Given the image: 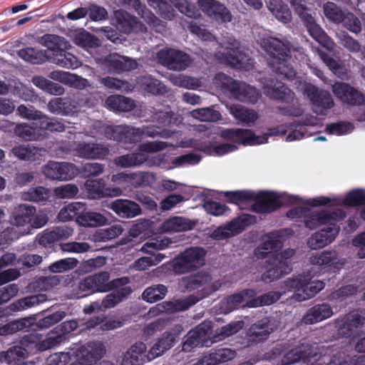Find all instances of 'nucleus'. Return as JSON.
<instances>
[{
	"mask_svg": "<svg viewBox=\"0 0 365 365\" xmlns=\"http://www.w3.org/2000/svg\"><path fill=\"white\" fill-rule=\"evenodd\" d=\"M225 196L231 202L239 203L241 201L255 200L252 205L253 210L258 212H270L279 207L283 202V200H287L289 203H297L299 202L304 206L296 207L287 212V217L290 218H297L304 216L307 212L305 206H318L327 205L331 202V199L326 197H318L308 200L306 203L302 202V200L294 195L279 196L274 192H262L259 195L251 191H227L225 193Z\"/></svg>",
	"mask_w": 365,
	"mask_h": 365,
	"instance_id": "nucleus-1",
	"label": "nucleus"
},
{
	"mask_svg": "<svg viewBox=\"0 0 365 365\" xmlns=\"http://www.w3.org/2000/svg\"><path fill=\"white\" fill-rule=\"evenodd\" d=\"M257 42L264 51L272 56L270 66L274 72L289 79L295 76V72L289 66L287 60L289 53H291L289 42L281 41L278 38L266 34L259 36Z\"/></svg>",
	"mask_w": 365,
	"mask_h": 365,
	"instance_id": "nucleus-2",
	"label": "nucleus"
},
{
	"mask_svg": "<svg viewBox=\"0 0 365 365\" xmlns=\"http://www.w3.org/2000/svg\"><path fill=\"white\" fill-rule=\"evenodd\" d=\"M242 327L243 323L242 322H235L227 324L222 327L219 331H216L213 338L210 340L212 334L211 322H204L188 333L183 344L182 349L190 351L192 347L200 345L208 346L214 342L219 341L237 333Z\"/></svg>",
	"mask_w": 365,
	"mask_h": 365,
	"instance_id": "nucleus-3",
	"label": "nucleus"
},
{
	"mask_svg": "<svg viewBox=\"0 0 365 365\" xmlns=\"http://www.w3.org/2000/svg\"><path fill=\"white\" fill-rule=\"evenodd\" d=\"M106 134L109 138L117 140H125L130 143L139 141L143 136L169 138L171 135L165 130H161L159 128H134L125 125L109 126L106 128Z\"/></svg>",
	"mask_w": 365,
	"mask_h": 365,
	"instance_id": "nucleus-4",
	"label": "nucleus"
},
{
	"mask_svg": "<svg viewBox=\"0 0 365 365\" xmlns=\"http://www.w3.org/2000/svg\"><path fill=\"white\" fill-rule=\"evenodd\" d=\"M284 287L287 291H294L293 299L303 302L313 297L323 289L324 283L320 280L311 281L308 275H299L296 278L286 280Z\"/></svg>",
	"mask_w": 365,
	"mask_h": 365,
	"instance_id": "nucleus-5",
	"label": "nucleus"
},
{
	"mask_svg": "<svg viewBox=\"0 0 365 365\" xmlns=\"http://www.w3.org/2000/svg\"><path fill=\"white\" fill-rule=\"evenodd\" d=\"M110 274L108 272H101L88 276L82 279L78 284L81 292H106L114 288H118L128 283L127 277H122L110 281Z\"/></svg>",
	"mask_w": 365,
	"mask_h": 365,
	"instance_id": "nucleus-6",
	"label": "nucleus"
},
{
	"mask_svg": "<svg viewBox=\"0 0 365 365\" xmlns=\"http://www.w3.org/2000/svg\"><path fill=\"white\" fill-rule=\"evenodd\" d=\"M287 132V130L283 125L271 128L267 133L263 135H256L248 129L235 128L222 131L221 137L236 142H242L245 145H257L266 143L268 136L282 135L286 134Z\"/></svg>",
	"mask_w": 365,
	"mask_h": 365,
	"instance_id": "nucleus-7",
	"label": "nucleus"
},
{
	"mask_svg": "<svg viewBox=\"0 0 365 365\" xmlns=\"http://www.w3.org/2000/svg\"><path fill=\"white\" fill-rule=\"evenodd\" d=\"M239 48L240 43L232 37H227L220 43V50L215 53V56L222 63L248 69L252 63H245L246 57L239 51Z\"/></svg>",
	"mask_w": 365,
	"mask_h": 365,
	"instance_id": "nucleus-8",
	"label": "nucleus"
},
{
	"mask_svg": "<svg viewBox=\"0 0 365 365\" xmlns=\"http://www.w3.org/2000/svg\"><path fill=\"white\" fill-rule=\"evenodd\" d=\"M205 251L198 247L185 250L172 262L173 270L176 274L191 272L205 263Z\"/></svg>",
	"mask_w": 365,
	"mask_h": 365,
	"instance_id": "nucleus-9",
	"label": "nucleus"
},
{
	"mask_svg": "<svg viewBox=\"0 0 365 365\" xmlns=\"http://www.w3.org/2000/svg\"><path fill=\"white\" fill-rule=\"evenodd\" d=\"M295 85L309 98L312 109L317 114L325 115L327 110L333 106L334 101L329 92L324 91L319 92L315 86L306 81H297Z\"/></svg>",
	"mask_w": 365,
	"mask_h": 365,
	"instance_id": "nucleus-10",
	"label": "nucleus"
},
{
	"mask_svg": "<svg viewBox=\"0 0 365 365\" xmlns=\"http://www.w3.org/2000/svg\"><path fill=\"white\" fill-rule=\"evenodd\" d=\"M294 253V250L287 249L272 255L268 261L271 267L262 274V280L269 282L289 274L291 271V267L288 259L293 257Z\"/></svg>",
	"mask_w": 365,
	"mask_h": 365,
	"instance_id": "nucleus-11",
	"label": "nucleus"
},
{
	"mask_svg": "<svg viewBox=\"0 0 365 365\" xmlns=\"http://www.w3.org/2000/svg\"><path fill=\"white\" fill-rule=\"evenodd\" d=\"M309 262L317 267L320 272H336L342 268L344 261L334 250H326L313 254L309 257Z\"/></svg>",
	"mask_w": 365,
	"mask_h": 365,
	"instance_id": "nucleus-12",
	"label": "nucleus"
},
{
	"mask_svg": "<svg viewBox=\"0 0 365 365\" xmlns=\"http://www.w3.org/2000/svg\"><path fill=\"white\" fill-rule=\"evenodd\" d=\"M42 172L49 179L61 181L70 180L79 173L78 168L73 163L55 161L48 162L42 168Z\"/></svg>",
	"mask_w": 365,
	"mask_h": 365,
	"instance_id": "nucleus-13",
	"label": "nucleus"
},
{
	"mask_svg": "<svg viewBox=\"0 0 365 365\" xmlns=\"http://www.w3.org/2000/svg\"><path fill=\"white\" fill-rule=\"evenodd\" d=\"M159 63L171 70H184L190 63V58L186 53L170 48L160 50L157 54Z\"/></svg>",
	"mask_w": 365,
	"mask_h": 365,
	"instance_id": "nucleus-14",
	"label": "nucleus"
},
{
	"mask_svg": "<svg viewBox=\"0 0 365 365\" xmlns=\"http://www.w3.org/2000/svg\"><path fill=\"white\" fill-rule=\"evenodd\" d=\"M344 217V213L340 210L331 212L329 210L313 211L310 212L305 220V225L310 229H314L322 225L331 227L336 225V222Z\"/></svg>",
	"mask_w": 365,
	"mask_h": 365,
	"instance_id": "nucleus-15",
	"label": "nucleus"
},
{
	"mask_svg": "<svg viewBox=\"0 0 365 365\" xmlns=\"http://www.w3.org/2000/svg\"><path fill=\"white\" fill-rule=\"evenodd\" d=\"M36 207L27 204H20L14 207L11 216V223L16 227H26L21 235L30 233L31 218L36 213Z\"/></svg>",
	"mask_w": 365,
	"mask_h": 365,
	"instance_id": "nucleus-16",
	"label": "nucleus"
},
{
	"mask_svg": "<svg viewBox=\"0 0 365 365\" xmlns=\"http://www.w3.org/2000/svg\"><path fill=\"white\" fill-rule=\"evenodd\" d=\"M201 10L213 20L227 23L232 21V14L222 4L215 0H197Z\"/></svg>",
	"mask_w": 365,
	"mask_h": 365,
	"instance_id": "nucleus-17",
	"label": "nucleus"
},
{
	"mask_svg": "<svg viewBox=\"0 0 365 365\" xmlns=\"http://www.w3.org/2000/svg\"><path fill=\"white\" fill-rule=\"evenodd\" d=\"M255 221L250 215H244L225 227L215 229L211 234V237L216 240H222L235 235L244 230L245 227Z\"/></svg>",
	"mask_w": 365,
	"mask_h": 365,
	"instance_id": "nucleus-18",
	"label": "nucleus"
},
{
	"mask_svg": "<svg viewBox=\"0 0 365 365\" xmlns=\"http://www.w3.org/2000/svg\"><path fill=\"white\" fill-rule=\"evenodd\" d=\"M284 232H273L264 236L262 242L255 250L256 257L264 259L278 251L282 246V237Z\"/></svg>",
	"mask_w": 365,
	"mask_h": 365,
	"instance_id": "nucleus-19",
	"label": "nucleus"
},
{
	"mask_svg": "<svg viewBox=\"0 0 365 365\" xmlns=\"http://www.w3.org/2000/svg\"><path fill=\"white\" fill-rule=\"evenodd\" d=\"M332 92L341 101L349 104L359 105L365 103V97L362 93L344 83L336 82L332 85Z\"/></svg>",
	"mask_w": 365,
	"mask_h": 365,
	"instance_id": "nucleus-20",
	"label": "nucleus"
},
{
	"mask_svg": "<svg viewBox=\"0 0 365 365\" xmlns=\"http://www.w3.org/2000/svg\"><path fill=\"white\" fill-rule=\"evenodd\" d=\"M104 69L108 72H120L130 71L137 68V62L128 57L118 53H111L106 56L102 62Z\"/></svg>",
	"mask_w": 365,
	"mask_h": 365,
	"instance_id": "nucleus-21",
	"label": "nucleus"
},
{
	"mask_svg": "<svg viewBox=\"0 0 365 365\" xmlns=\"http://www.w3.org/2000/svg\"><path fill=\"white\" fill-rule=\"evenodd\" d=\"M339 232V227L338 225L322 228L309 238L307 245L312 250L324 247L334 241Z\"/></svg>",
	"mask_w": 365,
	"mask_h": 365,
	"instance_id": "nucleus-22",
	"label": "nucleus"
},
{
	"mask_svg": "<svg viewBox=\"0 0 365 365\" xmlns=\"http://www.w3.org/2000/svg\"><path fill=\"white\" fill-rule=\"evenodd\" d=\"M104 182L102 179L88 180L84 184L85 191L89 199H98L105 196L117 197L122 194V190L118 188L105 189Z\"/></svg>",
	"mask_w": 365,
	"mask_h": 365,
	"instance_id": "nucleus-23",
	"label": "nucleus"
},
{
	"mask_svg": "<svg viewBox=\"0 0 365 365\" xmlns=\"http://www.w3.org/2000/svg\"><path fill=\"white\" fill-rule=\"evenodd\" d=\"M197 223V220H192L184 217L175 216L165 220L162 223L160 230L161 232L164 233L186 232L194 229Z\"/></svg>",
	"mask_w": 365,
	"mask_h": 365,
	"instance_id": "nucleus-24",
	"label": "nucleus"
},
{
	"mask_svg": "<svg viewBox=\"0 0 365 365\" xmlns=\"http://www.w3.org/2000/svg\"><path fill=\"white\" fill-rule=\"evenodd\" d=\"M78 322L75 320L66 321L55 328L57 335L49 334V336L42 341L40 349L46 350L57 344H61L64 339V334L74 331L78 327Z\"/></svg>",
	"mask_w": 365,
	"mask_h": 365,
	"instance_id": "nucleus-25",
	"label": "nucleus"
},
{
	"mask_svg": "<svg viewBox=\"0 0 365 365\" xmlns=\"http://www.w3.org/2000/svg\"><path fill=\"white\" fill-rule=\"evenodd\" d=\"M255 295L256 292L253 289H245L238 294L231 295L220 303V310L222 313L227 314L241 305L244 306L242 304L244 302L247 306L250 299L253 298Z\"/></svg>",
	"mask_w": 365,
	"mask_h": 365,
	"instance_id": "nucleus-26",
	"label": "nucleus"
},
{
	"mask_svg": "<svg viewBox=\"0 0 365 365\" xmlns=\"http://www.w3.org/2000/svg\"><path fill=\"white\" fill-rule=\"evenodd\" d=\"M303 21L307 28L309 34L324 47L328 50H332L334 43L325 34L322 28L315 22L312 15L303 16Z\"/></svg>",
	"mask_w": 365,
	"mask_h": 365,
	"instance_id": "nucleus-27",
	"label": "nucleus"
},
{
	"mask_svg": "<svg viewBox=\"0 0 365 365\" xmlns=\"http://www.w3.org/2000/svg\"><path fill=\"white\" fill-rule=\"evenodd\" d=\"M48 76L53 81L77 89H83L89 86L87 79L67 71H53L49 73Z\"/></svg>",
	"mask_w": 365,
	"mask_h": 365,
	"instance_id": "nucleus-28",
	"label": "nucleus"
},
{
	"mask_svg": "<svg viewBox=\"0 0 365 365\" xmlns=\"http://www.w3.org/2000/svg\"><path fill=\"white\" fill-rule=\"evenodd\" d=\"M278 327V322L274 318H264L252 325L249 329V336L262 341Z\"/></svg>",
	"mask_w": 365,
	"mask_h": 365,
	"instance_id": "nucleus-29",
	"label": "nucleus"
},
{
	"mask_svg": "<svg viewBox=\"0 0 365 365\" xmlns=\"http://www.w3.org/2000/svg\"><path fill=\"white\" fill-rule=\"evenodd\" d=\"M198 299L190 296L187 299L183 300H177L175 302H165L157 304L150 310L152 315L158 314L160 313H172L177 311H182L187 309L191 305L195 304Z\"/></svg>",
	"mask_w": 365,
	"mask_h": 365,
	"instance_id": "nucleus-30",
	"label": "nucleus"
},
{
	"mask_svg": "<svg viewBox=\"0 0 365 365\" xmlns=\"http://www.w3.org/2000/svg\"><path fill=\"white\" fill-rule=\"evenodd\" d=\"M114 18L117 21V28L124 33H129L131 31H143L145 28L138 21L135 17L130 16L126 11L118 10L115 11Z\"/></svg>",
	"mask_w": 365,
	"mask_h": 365,
	"instance_id": "nucleus-31",
	"label": "nucleus"
},
{
	"mask_svg": "<svg viewBox=\"0 0 365 365\" xmlns=\"http://www.w3.org/2000/svg\"><path fill=\"white\" fill-rule=\"evenodd\" d=\"M78 156L88 159H102L108 153V148L98 143H79L76 148Z\"/></svg>",
	"mask_w": 365,
	"mask_h": 365,
	"instance_id": "nucleus-32",
	"label": "nucleus"
},
{
	"mask_svg": "<svg viewBox=\"0 0 365 365\" xmlns=\"http://www.w3.org/2000/svg\"><path fill=\"white\" fill-rule=\"evenodd\" d=\"M213 84L222 92L229 93L233 98H242L240 92L238 91L240 83L231 77L219 73L215 75L213 79Z\"/></svg>",
	"mask_w": 365,
	"mask_h": 365,
	"instance_id": "nucleus-33",
	"label": "nucleus"
},
{
	"mask_svg": "<svg viewBox=\"0 0 365 365\" xmlns=\"http://www.w3.org/2000/svg\"><path fill=\"white\" fill-rule=\"evenodd\" d=\"M118 215L121 217L131 218L140 213L139 205L130 200L118 199L113 201L109 206Z\"/></svg>",
	"mask_w": 365,
	"mask_h": 365,
	"instance_id": "nucleus-34",
	"label": "nucleus"
},
{
	"mask_svg": "<svg viewBox=\"0 0 365 365\" xmlns=\"http://www.w3.org/2000/svg\"><path fill=\"white\" fill-rule=\"evenodd\" d=\"M332 314V309L329 304H317L307 311L302 321L307 324H315L329 318Z\"/></svg>",
	"mask_w": 365,
	"mask_h": 365,
	"instance_id": "nucleus-35",
	"label": "nucleus"
},
{
	"mask_svg": "<svg viewBox=\"0 0 365 365\" xmlns=\"http://www.w3.org/2000/svg\"><path fill=\"white\" fill-rule=\"evenodd\" d=\"M76 222L85 227H97L106 225L108 218L100 212L83 210L76 218Z\"/></svg>",
	"mask_w": 365,
	"mask_h": 365,
	"instance_id": "nucleus-36",
	"label": "nucleus"
},
{
	"mask_svg": "<svg viewBox=\"0 0 365 365\" xmlns=\"http://www.w3.org/2000/svg\"><path fill=\"white\" fill-rule=\"evenodd\" d=\"M230 113L236 119L251 126L255 123L259 118L258 113L254 110H249L241 105L231 104L226 105Z\"/></svg>",
	"mask_w": 365,
	"mask_h": 365,
	"instance_id": "nucleus-37",
	"label": "nucleus"
},
{
	"mask_svg": "<svg viewBox=\"0 0 365 365\" xmlns=\"http://www.w3.org/2000/svg\"><path fill=\"white\" fill-rule=\"evenodd\" d=\"M11 152L19 160L37 161L44 155L46 150L43 148H37L29 145H21L14 147Z\"/></svg>",
	"mask_w": 365,
	"mask_h": 365,
	"instance_id": "nucleus-38",
	"label": "nucleus"
},
{
	"mask_svg": "<svg viewBox=\"0 0 365 365\" xmlns=\"http://www.w3.org/2000/svg\"><path fill=\"white\" fill-rule=\"evenodd\" d=\"M78 106L67 99L53 98L48 103V110L56 115H69L77 111Z\"/></svg>",
	"mask_w": 365,
	"mask_h": 365,
	"instance_id": "nucleus-39",
	"label": "nucleus"
},
{
	"mask_svg": "<svg viewBox=\"0 0 365 365\" xmlns=\"http://www.w3.org/2000/svg\"><path fill=\"white\" fill-rule=\"evenodd\" d=\"M146 349L145 344L135 343L125 352L120 365H141Z\"/></svg>",
	"mask_w": 365,
	"mask_h": 365,
	"instance_id": "nucleus-40",
	"label": "nucleus"
},
{
	"mask_svg": "<svg viewBox=\"0 0 365 365\" xmlns=\"http://www.w3.org/2000/svg\"><path fill=\"white\" fill-rule=\"evenodd\" d=\"M174 339L175 336L173 334H164L163 337L154 344L148 351V359L153 360L170 349L173 345Z\"/></svg>",
	"mask_w": 365,
	"mask_h": 365,
	"instance_id": "nucleus-41",
	"label": "nucleus"
},
{
	"mask_svg": "<svg viewBox=\"0 0 365 365\" xmlns=\"http://www.w3.org/2000/svg\"><path fill=\"white\" fill-rule=\"evenodd\" d=\"M39 42L49 50L57 51V53L63 50H68L71 47L69 42L64 38L53 34L43 36Z\"/></svg>",
	"mask_w": 365,
	"mask_h": 365,
	"instance_id": "nucleus-42",
	"label": "nucleus"
},
{
	"mask_svg": "<svg viewBox=\"0 0 365 365\" xmlns=\"http://www.w3.org/2000/svg\"><path fill=\"white\" fill-rule=\"evenodd\" d=\"M106 105L110 110L114 111L128 112L134 107V102L131 99L122 96H111L106 100Z\"/></svg>",
	"mask_w": 365,
	"mask_h": 365,
	"instance_id": "nucleus-43",
	"label": "nucleus"
},
{
	"mask_svg": "<svg viewBox=\"0 0 365 365\" xmlns=\"http://www.w3.org/2000/svg\"><path fill=\"white\" fill-rule=\"evenodd\" d=\"M269 10L273 15L284 24H287L291 21V12L285 4H283L281 0H265Z\"/></svg>",
	"mask_w": 365,
	"mask_h": 365,
	"instance_id": "nucleus-44",
	"label": "nucleus"
},
{
	"mask_svg": "<svg viewBox=\"0 0 365 365\" xmlns=\"http://www.w3.org/2000/svg\"><path fill=\"white\" fill-rule=\"evenodd\" d=\"M148 160L145 153H134L119 156L115 159V163L122 168L140 166Z\"/></svg>",
	"mask_w": 365,
	"mask_h": 365,
	"instance_id": "nucleus-45",
	"label": "nucleus"
},
{
	"mask_svg": "<svg viewBox=\"0 0 365 365\" xmlns=\"http://www.w3.org/2000/svg\"><path fill=\"white\" fill-rule=\"evenodd\" d=\"M235 352L230 349H220L215 352L205 356L202 359V365H215L217 363L225 362L232 359Z\"/></svg>",
	"mask_w": 365,
	"mask_h": 365,
	"instance_id": "nucleus-46",
	"label": "nucleus"
},
{
	"mask_svg": "<svg viewBox=\"0 0 365 365\" xmlns=\"http://www.w3.org/2000/svg\"><path fill=\"white\" fill-rule=\"evenodd\" d=\"M21 199L29 202H45L50 197V191L47 188L39 186L31 187L26 191L20 193Z\"/></svg>",
	"mask_w": 365,
	"mask_h": 365,
	"instance_id": "nucleus-47",
	"label": "nucleus"
},
{
	"mask_svg": "<svg viewBox=\"0 0 365 365\" xmlns=\"http://www.w3.org/2000/svg\"><path fill=\"white\" fill-rule=\"evenodd\" d=\"M26 350L21 346H14L6 351L0 353V361L8 364L24 365L22 363L25 358Z\"/></svg>",
	"mask_w": 365,
	"mask_h": 365,
	"instance_id": "nucleus-48",
	"label": "nucleus"
},
{
	"mask_svg": "<svg viewBox=\"0 0 365 365\" xmlns=\"http://www.w3.org/2000/svg\"><path fill=\"white\" fill-rule=\"evenodd\" d=\"M72 39L76 45L86 49L100 46V41L86 31H78L73 33Z\"/></svg>",
	"mask_w": 365,
	"mask_h": 365,
	"instance_id": "nucleus-49",
	"label": "nucleus"
},
{
	"mask_svg": "<svg viewBox=\"0 0 365 365\" xmlns=\"http://www.w3.org/2000/svg\"><path fill=\"white\" fill-rule=\"evenodd\" d=\"M327 365H365V356H349L344 352L334 354Z\"/></svg>",
	"mask_w": 365,
	"mask_h": 365,
	"instance_id": "nucleus-50",
	"label": "nucleus"
},
{
	"mask_svg": "<svg viewBox=\"0 0 365 365\" xmlns=\"http://www.w3.org/2000/svg\"><path fill=\"white\" fill-rule=\"evenodd\" d=\"M32 83L40 89L54 96H61L64 93V88L61 86L43 76H36L33 77Z\"/></svg>",
	"mask_w": 365,
	"mask_h": 365,
	"instance_id": "nucleus-51",
	"label": "nucleus"
},
{
	"mask_svg": "<svg viewBox=\"0 0 365 365\" xmlns=\"http://www.w3.org/2000/svg\"><path fill=\"white\" fill-rule=\"evenodd\" d=\"M211 281L210 276L205 273H197V274L184 277L181 279L180 285L186 289L192 290L198 288L200 286L205 285Z\"/></svg>",
	"mask_w": 365,
	"mask_h": 365,
	"instance_id": "nucleus-52",
	"label": "nucleus"
},
{
	"mask_svg": "<svg viewBox=\"0 0 365 365\" xmlns=\"http://www.w3.org/2000/svg\"><path fill=\"white\" fill-rule=\"evenodd\" d=\"M61 51L56 53L54 57V62L59 66L68 68L76 69L81 66V63L78 58L71 53Z\"/></svg>",
	"mask_w": 365,
	"mask_h": 365,
	"instance_id": "nucleus-53",
	"label": "nucleus"
},
{
	"mask_svg": "<svg viewBox=\"0 0 365 365\" xmlns=\"http://www.w3.org/2000/svg\"><path fill=\"white\" fill-rule=\"evenodd\" d=\"M85 210V204L81 202H71L63 207L58 215L60 221L66 222L81 214Z\"/></svg>",
	"mask_w": 365,
	"mask_h": 365,
	"instance_id": "nucleus-54",
	"label": "nucleus"
},
{
	"mask_svg": "<svg viewBox=\"0 0 365 365\" xmlns=\"http://www.w3.org/2000/svg\"><path fill=\"white\" fill-rule=\"evenodd\" d=\"M104 349L100 342H91L81 351L83 362L91 363L102 356Z\"/></svg>",
	"mask_w": 365,
	"mask_h": 365,
	"instance_id": "nucleus-55",
	"label": "nucleus"
},
{
	"mask_svg": "<svg viewBox=\"0 0 365 365\" xmlns=\"http://www.w3.org/2000/svg\"><path fill=\"white\" fill-rule=\"evenodd\" d=\"M138 83L141 88L153 94H163L166 93V88L157 79L150 76H143L139 79Z\"/></svg>",
	"mask_w": 365,
	"mask_h": 365,
	"instance_id": "nucleus-56",
	"label": "nucleus"
},
{
	"mask_svg": "<svg viewBox=\"0 0 365 365\" xmlns=\"http://www.w3.org/2000/svg\"><path fill=\"white\" fill-rule=\"evenodd\" d=\"M129 178V184L134 187L150 185L156 180L155 175L150 172L130 173Z\"/></svg>",
	"mask_w": 365,
	"mask_h": 365,
	"instance_id": "nucleus-57",
	"label": "nucleus"
},
{
	"mask_svg": "<svg viewBox=\"0 0 365 365\" xmlns=\"http://www.w3.org/2000/svg\"><path fill=\"white\" fill-rule=\"evenodd\" d=\"M192 118L205 122H216L221 119L220 113L211 108L195 109L190 113Z\"/></svg>",
	"mask_w": 365,
	"mask_h": 365,
	"instance_id": "nucleus-58",
	"label": "nucleus"
},
{
	"mask_svg": "<svg viewBox=\"0 0 365 365\" xmlns=\"http://www.w3.org/2000/svg\"><path fill=\"white\" fill-rule=\"evenodd\" d=\"M123 228L120 225H114L108 228L97 230L93 235V240L96 242H105L113 240L123 232Z\"/></svg>",
	"mask_w": 365,
	"mask_h": 365,
	"instance_id": "nucleus-59",
	"label": "nucleus"
},
{
	"mask_svg": "<svg viewBox=\"0 0 365 365\" xmlns=\"http://www.w3.org/2000/svg\"><path fill=\"white\" fill-rule=\"evenodd\" d=\"M346 11V9H342L333 2H327L323 6L324 16L334 23H341Z\"/></svg>",
	"mask_w": 365,
	"mask_h": 365,
	"instance_id": "nucleus-60",
	"label": "nucleus"
},
{
	"mask_svg": "<svg viewBox=\"0 0 365 365\" xmlns=\"http://www.w3.org/2000/svg\"><path fill=\"white\" fill-rule=\"evenodd\" d=\"M167 287L163 284H157L147 288L143 293V299L150 303L155 302L165 297Z\"/></svg>",
	"mask_w": 365,
	"mask_h": 365,
	"instance_id": "nucleus-61",
	"label": "nucleus"
},
{
	"mask_svg": "<svg viewBox=\"0 0 365 365\" xmlns=\"http://www.w3.org/2000/svg\"><path fill=\"white\" fill-rule=\"evenodd\" d=\"M18 55L22 59L33 63H41L46 58L44 51L30 47L21 49L19 51Z\"/></svg>",
	"mask_w": 365,
	"mask_h": 365,
	"instance_id": "nucleus-62",
	"label": "nucleus"
},
{
	"mask_svg": "<svg viewBox=\"0 0 365 365\" xmlns=\"http://www.w3.org/2000/svg\"><path fill=\"white\" fill-rule=\"evenodd\" d=\"M170 80L174 85L188 89H196L201 86L199 79L182 74L172 75L170 76Z\"/></svg>",
	"mask_w": 365,
	"mask_h": 365,
	"instance_id": "nucleus-63",
	"label": "nucleus"
},
{
	"mask_svg": "<svg viewBox=\"0 0 365 365\" xmlns=\"http://www.w3.org/2000/svg\"><path fill=\"white\" fill-rule=\"evenodd\" d=\"M339 334L349 337L354 333L353 328L358 327L361 324V320L358 317H355L354 315L348 316L345 322H339Z\"/></svg>",
	"mask_w": 365,
	"mask_h": 365,
	"instance_id": "nucleus-64",
	"label": "nucleus"
}]
</instances>
